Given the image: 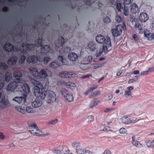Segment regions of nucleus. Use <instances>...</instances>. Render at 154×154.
Wrapping results in <instances>:
<instances>
[{
	"instance_id": "1",
	"label": "nucleus",
	"mask_w": 154,
	"mask_h": 154,
	"mask_svg": "<svg viewBox=\"0 0 154 154\" xmlns=\"http://www.w3.org/2000/svg\"><path fill=\"white\" fill-rule=\"evenodd\" d=\"M35 90L34 95L35 96H40L41 100H44L46 97V100L48 103H51L56 100V95L53 91L48 90L46 91L43 88H40L36 87Z\"/></svg>"
},
{
	"instance_id": "2",
	"label": "nucleus",
	"mask_w": 154,
	"mask_h": 154,
	"mask_svg": "<svg viewBox=\"0 0 154 154\" xmlns=\"http://www.w3.org/2000/svg\"><path fill=\"white\" fill-rule=\"evenodd\" d=\"M42 38H38L35 40L34 45L32 44L27 43L26 42H23L20 45V50H21L23 53L26 51H33L34 50L35 46L37 47H42Z\"/></svg>"
},
{
	"instance_id": "3",
	"label": "nucleus",
	"mask_w": 154,
	"mask_h": 154,
	"mask_svg": "<svg viewBox=\"0 0 154 154\" xmlns=\"http://www.w3.org/2000/svg\"><path fill=\"white\" fill-rule=\"evenodd\" d=\"M29 69L33 76L35 77L46 78L48 75L51 74V71L47 69H41L39 72L35 67H30Z\"/></svg>"
},
{
	"instance_id": "4",
	"label": "nucleus",
	"mask_w": 154,
	"mask_h": 154,
	"mask_svg": "<svg viewBox=\"0 0 154 154\" xmlns=\"http://www.w3.org/2000/svg\"><path fill=\"white\" fill-rule=\"evenodd\" d=\"M96 40L97 42L103 44L107 47L111 46L110 39L108 36L105 37L101 35H98L96 37Z\"/></svg>"
},
{
	"instance_id": "5",
	"label": "nucleus",
	"mask_w": 154,
	"mask_h": 154,
	"mask_svg": "<svg viewBox=\"0 0 154 154\" xmlns=\"http://www.w3.org/2000/svg\"><path fill=\"white\" fill-rule=\"evenodd\" d=\"M126 29V26L124 23L123 26L119 24L116 26L115 28L112 29L111 32L113 35L114 37H117L121 35L122 30L124 31Z\"/></svg>"
},
{
	"instance_id": "6",
	"label": "nucleus",
	"mask_w": 154,
	"mask_h": 154,
	"mask_svg": "<svg viewBox=\"0 0 154 154\" xmlns=\"http://www.w3.org/2000/svg\"><path fill=\"white\" fill-rule=\"evenodd\" d=\"M69 152V149L66 146H59L54 149V152L57 154H68Z\"/></svg>"
},
{
	"instance_id": "7",
	"label": "nucleus",
	"mask_w": 154,
	"mask_h": 154,
	"mask_svg": "<svg viewBox=\"0 0 154 154\" xmlns=\"http://www.w3.org/2000/svg\"><path fill=\"white\" fill-rule=\"evenodd\" d=\"M23 82L20 83V85H19L18 88L19 89V91L20 92L23 91L25 94L23 93V95H27V94L30 91L28 85L26 83L23 84Z\"/></svg>"
},
{
	"instance_id": "8",
	"label": "nucleus",
	"mask_w": 154,
	"mask_h": 154,
	"mask_svg": "<svg viewBox=\"0 0 154 154\" xmlns=\"http://www.w3.org/2000/svg\"><path fill=\"white\" fill-rule=\"evenodd\" d=\"M26 61L28 64H35L37 63L38 61L41 62L42 59L40 58L38 59L35 55H33L28 57L26 58Z\"/></svg>"
},
{
	"instance_id": "9",
	"label": "nucleus",
	"mask_w": 154,
	"mask_h": 154,
	"mask_svg": "<svg viewBox=\"0 0 154 154\" xmlns=\"http://www.w3.org/2000/svg\"><path fill=\"white\" fill-rule=\"evenodd\" d=\"M18 83L17 81L13 80V82H11L8 84L6 89L8 91H13L17 87L19 86Z\"/></svg>"
},
{
	"instance_id": "10",
	"label": "nucleus",
	"mask_w": 154,
	"mask_h": 154,
	"mask_svg": "<svg viewBox=\"0 0 154 154\" xmlns=\"http://www.w3.org/2000/svg\"><path fill=\"white\" fill-rule=\"evenodd\" d=\"M41 54L43 55L51 54L52 52L51 47L49 45H45L41 47Z\"/></svg>"
},
{
	"instance_id": "11",
	"label": "nucleus",
	"mask_w": 154,
	"mask_h": 154,
	"mask_svg": "<svg viewBox=\"0 0 154 154\" xmlns=\"http://www.w3.org/2000/svg\"><path fill=\"white\" fill-rule=\"evenodd\" d=\"M13 75L14 78H15L14 81H17L18 83L23 82L24 81L22 80V73L19 71H15L13 73Z\"/></svg>"
},
{
	"instance_id": "12",
	"label": "nucleus",
	"mask_w": 154,
	"mask_h": 154,
	"mask_svg": "<svg viewBox=\"0 0 154 154\" xmlns=\"http://www.w3.org/2000/svg\"><path fill=\"white\" fill-rule=\"evenodd\" d=\"M2 93L0 92V108L3 109L9 106L10 104L8 101L2 98Z\"/></svg>"
},
{
	"instance_id": "13",
	"label": "nucleus",
	"mask_w": 154,
	"mask_h": 154,
	"mask_svg": "<svg viewBox=\"0 0 154 154\" xmlns=\"http://www.w3.org/2000/svg\"><path fill=\"white\" fill-rule=\"evenodd\" d=\"M68 41V39H64L63 36L60 37L55 42V45L57 48L62 47L63 44Z\"/></svg>"
},
{
	"instance_id": "14",
	"label": "nucleus",
	"mask_w": 154,
	"mask_h": 154,
	"mask_svg": "<svg viewBox=\"0 0 154 154\" xmlns=\"http://www.w3.org/2000/svg\"><path fill=\"white\" fill-rule=\"evenodd\" d=\"M57 85H63L69 88H71L72 87H74L75 86V83L70 82H66L63 80L58 81Z\"/></svg>"
},
{
	"instance_id": "15",
	"label": "nucleus",
	"mask_w": 154,
	"mask_h": 154,
	"mask_svg": "<svg viewBox=\"0 0 154 154\" xmlns=\"http://www.w3.org/2000/svg\"><path fill=\"white\" fill-rule=\"evenodd\" d=\"M109 47H107L105 45H103L102 48H100L99 49L97 50L95 54L96 56L97 57L100 56L102 54L103 52L105 53H107Z\"/></svg>"
},
{
	"instance_id": "16",
	"label": "nucleus",
	"mask_w": 154,
	"mask_h": 154,
	"mask_svg": "<svg viewBox=\"0 0 154 154\" xmlns=\"http://www.w3.org/2000/svg\"><path fill=\"white\" fill-rule=\"evenodd\" d=\"M86 48L89 51L92 52L94 51L96 48L97 49V46L95 43L90 42L88 43Z\"/></svg>"
},
{
	"instance_id": "17",
	"label": "nucleus",
	"mask_w": 154,
	"mask_h": 154,
	"mask_svg": "<svg viewBox=\"0 0 154 154\" xmlns=\"http://www.w3.org/2000/svg\"><path fill=\"white\" fill-rule=\"evenodd\" d=\"M3 48L5 52L9 53L13 51L14 47L11 43H6L3 45Z\"/></svg>"
},
{
	"instance_id": "18",
	"label": "nucleus",
	"mask_w": 154,
	"mask_h": 154,
	"mask_svg": "<svg viewBox=\"0 0 154 154\" xmlns=\"http://www.w3.org/2000/svg\"><path fill=\"white\" fill-rule=\"evenodd\" d=\"M36 98L35 99L34 101L32 103V106L34 108H38L42 104V100L39 98L41 97L40 96H36Z\"/></svg>"
},
{
	"instance_id": "19",
	"label": "nucleus",
	"mask_w": 154,
	"mask_h": 154,
	"mask_svg": "<svg viewBox=\"0 0 154 154\" xmlns=\"http://www.w3.org/2000/svg\"><path fill=\"white\" fill-rule=\"evenodd\" d=\"M26 95H23L22 97H16L13 99V100L19 103H20L21 102L24 103L26 101Z\"/></svg>"
},
{
	"instance_id": "20",
	"label": "nucleus",
	"mask_w": 154,
	"mask_h": 154,
	"mask_svg": "<svg viewBox=\"0 0 154 154\" xmlns=\"http://www.w3.org/2000/svg\"><path fill=\"white\" fill-rule=\"evenodd\" d=\"M73 74L72 72L64 71L61 72L59 74L60 77L63 78H70L72 77Z\"/></svg>"
},
{
	"instance_id": "21",
	"label": "nucleus",
	"mask_w": 154,
	"mask_h": 154,
	"mask_svg": "<svg viewBox=\"0 0 154 154\" xmlns=\"http://www.w3.org/2000/svg\"><path fill=\"white\" fill-rule=\"evenodd\" d=\"M139 18L142 22H145L148 20L149 16L146 13L143 12L140 13Z\"/></svg>"
},
{
	"instance_id": "22",
	"label": "nucleus",
	"mask_w": 154,
	"mask_h": 154,
	"mask_svg": "<svg viewBox=\"0 0 154 154\" xmlns=\"http://www.w3.org/2000/svg\"><path fill=\"white\" fill-rule=\"evenodd\" d=\"M17 60V58L16 56H13L11 57L7 61V63L8 65H16Z\"/></svg>"
},
{
	"instance_id": "23",
	"label": "nucleus",
	"mask_w": 154,
	"mask_h": 154,
	"mask_svg": "<svg viewBox=\"0 0 154 154\" xmlns=\"http://www.w3.org/2000/svg\"><path fill=\"white\" fill-rule=\"evenodd\" d=\"M78 55L75 53L71 52L68 55V59L71 61L73 62L76 61L78 59Z\"/></svg>"
},
{
	"instance_id": "24",
	"label": "nucleus",
	"mask_w": 154,
	"mask_h": 154,
	"mask_svg": "<svg viewBox=\"0 0 154 154\" xmlns=\"http://www.w3.org/2000/svg\"><path fill=\"white\" fill-rule=\"evenodd\" d=\"M29 131L32 135L34 136H39L41 135V131L39 129H38L37 128L29 130Z\"/></svg>"
},
{
	"instance_id": "25",
	"label": "nucleus",
	"mask_w": 154,
	"mask_h": 154,
	"mask_svg": "<svg viewBox=\"0 0 154 154\" xmlns=\"http://www.w3.org/2000/svg\"><path fill=\"white\" fill-rule=\"evenodd\" d=\"M139 11L137 5L134 3H132L131 6L130 11L133 14H135Z\"/></svg>"
},
{
	"instance_id": "26",
	"label": "nucleus",
	"mask_w": 154,
	"mask_h": 154,
	"mask_svg": "<svg viewBox=\"0 0 154 154\" xmlns=\"http://www.w3.org/2000/svg\"><path fill=\"white\" fill-rule=\"evenodd\" d=\"M80 67L83 70H86L89 69L91 66V64L89 63H82L80 65Z\"/></svg>"
},
{
	"instance_id": "27",
	"label": "nucleus",
	"mask_w": 154,
	"mask_h": 154,
	"mask_svg": "<svg viewBox=\"0 0 154 154\" xmlns=\"http://www.w3.org/2000/svg\"><path fill=\"white\" fill-rule=\"evenodd\" d=\"M12 79V74L10 72H6L5 77V81L7 82H9Z\"/></svg>"
},
{
	"instance_id": "28",
	"label": "nucleus",
	"mask_w": 154,
	"mask_h": 154,
	"mask_svg": "<svg viewBox=\"0 0 154 154\" xmlns=\"http://www.w3.org/2000/svg\"><path fill=\"white\" fill-rule=\"evenodd\" d=\"M97 86L98 85L97 84L94 85L93 86L90 88L88 90L85 92L84 93V95L86 96L90 93L92 92L94 90L97 88Z\"/></svg>"
},
{
	"instance_id": "29",
	"label": "nucleus",
	"mask_w": 154,
	"mask_h": 154,
	"mask_svg": "<svg viewBox=\"0 0 154 154\" xmlns=\"http://www.w3.org/2000/svg\"><path fill=\"white\" fill-rule=\"evenodd\" d=\"M100 102V100L97 99H94L92 100L89 104V107L90 108H92L95 106L97 105Z\"/></svg>"
},
{
	"instance_id": "30",
	"label": "nucleus",
	"mask_w": 154,
	"mask_h": 154,
	"mask_svg": "<svg viewBox=\"0 0 154 154\" xmlns=\"http://www.w3.org/2000/svg\"><path fill=\"white\" fill-rule=\"evenodd\" d=\"M121 120L122 123L125 124H128L131 123L130 119L126 116L122 117Z\"/></svg>"
},
{
	"instance_id": "31",
	"label": "nucleus",
	"mask_w": 154,
	"mask_h": 154,
	"mask_svg": "<svg viewBox=\"0 0 154 154\" xmlns=\"http://www.w3.org/2000/svg\"><path fill=\"white\" fill-rule=\"evenodd\" d=\"M60 64L57 61H53L50 64V66L51 68H57L60 66Z\"/></svg>"
},
{
	"instance_id": "32",
	"label": "nucleus",
	"mask_w": 154,
	"mask_h": 154,
	"mask_svg": "<svg viewBox=\"0 0 154 154\" xmlns=\"http://www.w3.org/2000/svg\"><path fill=\"white\" fill-rule=\"evenodd\" d=\"M125 5L123 3H118L116 4V8L118 11H121V9L123 10L124 8L125 7Z\"/></svg>"
},
{
	"instance_id": "33",
	"label": "nucleus",
	"mask_w": 154,
	"mask_h": 154,
	"mask_svg": "<svg viewBox=\"0 0 154 154\" xmlns=\"http://www.w3.org/2000/svg\"><path fill=\"white\" fill-rule=\"evenodd\" d=\"M31 81L32 84L35 86V87H34V94L35 90V88L36 87L39 88L38 87V85H40V82H39L33 79H32Z\"/></svg>"
},
{
	"instance_id": "34",
	"label": "nucleus",
	"mask_w": 154,
	"mask_h": 154,
	"mask_svg": "<svg viewBox=\"0 0 154 154\" xmlns=\"http://www.w3.org/2000/svg\"><path fill=\"white\" fill-rule=\"evenodd\" d=\"M31 81L32 84L35 86V87H34V94L35 90V88L36 87L39 88L38 87V85H40V82H39L33 79H32Z\"/></svg>"
},
{
	"instance_id": "35",
	"label": "nucleus",
	"mask_w": 154,
	"mask_h": 154,
	"mask_svg": "<svg viewBox=\"0 0 154 154\" xmlns=\"http://www.w3.org/2000/svg\"><path fill=\"white\" fill-rule=\"evenodd\" d=\"M65 99L69 102H71L73 100V97L71 93H69L65 97Z\"/></svg>"
},
{
	"instance_id": "36",
	"label": "nucleus",
	"mask_w": 154,
	"mask_h": 154,
	"mask_svg": "<svg viewBox=\"0 0 154 154\" xmlns=\"http://www.w3.org/2000/svg\"><path fill=\"white\" fill-rule=\"evenodd\" d=\"M132 143L133 145L138 148H141L143 147V145L137 140H134Z\"/></svg>"
},
{
	"instance_id": "37",
	"label": "nucleus",
	"mask_w": 154,
	"mask_h": 154,
	"mask_svg": "<svg viewBox=\"0 0 154 154\" xmlns=\"http://www.w3.org/2000/svg\"><path fill=\"white\" fill-rule=\"evenodd\" d=\"M26 59V57L24 54L22 55L18 61L19 64L20 65L23 64Z\"/></svg>"
},
{
	"instance_id": "38",
	"label": "nucleus",
	"mask_w": 154,
	"mask_h": 154,
	"mask_svg": "<svg viewBox=\"0 0 154 154\" xmlns=\"http://www.w3.org/2000/svg\"><path fill=\"white\" fill-rule=\"evenodd\" d=\"M60 92L61 94L64 96L65 98V97L69 93L67 90H66L64 88H62L60 90Z\"/></svg>"
},
{
	"instance_id": "39",
	"label": "nucleus",
	"mask_w": 154,
	"mask_h": 154,
	"mask_svg": "<svg viewBox=\"0 0 154 154\" xmlns=\"http://www.w3.org/2000/svg\"><path fill=\"white\" fill-rule=\"evenodd\" d=\"M58 60L59 61H60L62 63H64V64L66 63V58H63V57L59 55L58 57Z\"/></svg>"
},
{
	"instance_id": "40",
	"label": "nucleus",
	"mask_w": 154,
	"mask_h": 154,
	"mask_svg": "<svg viewBox=\"0 0 154 154\" xmlns=\"http://www.w3.org/2000/svg\"><path fill=\"white\" fill-rule=\"evenodd\" d=\"M80 144L79 143L75 142L72 143V146L74 148H75L76 150L80 149L81 148Z\"/></svg>"
},
{
	"instance_id": "41",
	"label": "nucleus",
	"mask_w": 154,
	"mask_h": 154,
	"mask_svg": "<svg viewBox=\"0 0 154 154\" xmlns=\"http://www.w3.org/2000/svg\"><path fill=\"white\" fill-rule=\"evenodd\" d=\"M135 28L138 30H139L141 32L143 30L142 27L140 24L138 23H136L134 25Z\"/></svg>"
},
{
	"instance_id": "42",
	"label": "nucleus",
	"mask_w": 154,
	"mask_h": 154,
	"mask_svg": "<svg viewBox=\"0 0 154 154\" xmlns=\"http://www.w3.org/2000/svg\"><path fill=\"white\" fill-rule=\"evenodd\" d=\"M0 68L2 69H8L7 65L3 62L0 63Z\"/></svg>"
},
{
	"instance_id": "43",
	"label": "nucleus",
	"mask_w": 154,
	"mask_h": 154,
	"mask_svg": "<svg viewBox=\"0 0 154 154\" xmlns=\"http://www.w3.org/2000/svg\"><path fill=\"white\" fill-rule=\"evenodd\" d=\"M123 10L124 15L126 16L128 15L129 12V9L128 7L126 6L125 5V7H124V8Z\"/></svg>"
},
{
	"instance_id": "44",
	"label": "nucleus",
	"mask_w": 154,
	"mask_h": 154,
	"mask_svg": "<svg viewBox=\"0 0 154 154\" xmlns=\"http://www.w3.org/2000/svg\"><path fill=\"white\" fill-rule=\"evenodd\" d=\"M28 125L29 128L31 130L38 128L37 125L36 124L28 123Z\"/></svg>"
},
{
	"instance_id": "45",
	"label": "nucleus",
	"mask_w": 154,
	"mask_h": 154,
	"mask_svg": "<svg viewBox=\"0 0 154 154\" xmlns=\"http://www.w3.org/2000/svg\"><path fill=\"white\" fill-rule=\"evenodd\" d=\"M150 33L149 31L147 29H145L144 31V35L145 37L147 38H150Z\"/></svg>"
},
{
	"instance_id": "46",
	"label": "nucleus",
	"mask_w": 154,
	"mask_h": 154,
	"mask_svg": "<svg viewBox=\"0 0 154 154\" xmlns=\"http://www.w3.org/2000/svg\"><path fill=\"white\" fill-rule=\"evenodd\" d=\"M106 100H111L113 97L112 95L111 94H108L104 96Z\"/></svg>"
},
{
	"instance_id": "47",
	"label": "nucleus",
	"mask_w": 154,
	"mask_h": 154,
	"mask_svg": "<svg viewBox=\"0 0 154 154\" xmlns=\"http://www.w3.org/2000/svg\"><path fill=\"white\" fill-rule=\"evenodd\" d=\"M50 58L49 57H45L43 60V61L45 64H47L50 60Z\"/></svg>"
},
{
	"instance_id": "48",
	"label": "nucleus",
	"mask_w": 154,
	"mask_h": 154,
	"mask_svg": "<svg viewBox=\"0 0 154 154\" xmlns=\"http://www.w3.org/2000/svg\"><path fill=\"white\" fill-rule=\"evenodd\" d=\"M146 146L149 147H153L154 146L152 142L150 140H148L146 143Z\"/></svg>"
},
{
	"instance_id": "49",
	"label": "nucleus",
	"mask_w": 154,
	"mask_h": 154,
	"mask_svg": "<svg viewBox=\"0 0 154 154\" xmlns=\"http://www.w3.org/2000/svg\"><path fill=\"white\" fill-rule=\"evenodd\" d=\"M100 94V90L97 91H94L91 95V96L94 97H96L99 95Z\"/></svg>"
},
{
	"instance_id": "50",
	"label": "nucleus",
	"mask_w": 154,
	"mask_h": 154,
	"mask_svg": "<svg viewBox=\"0 0 154 154\" xmlns=\"http://www.w3.org/2000/svg\"><path fill=\"white\" fill-rule=\"evenodd\" d=\"M124 95L126 97L128 98V97L131 96V93L128 91H126V90L125 91Z\"/></svg>"
},
{
	"instance_id": "51",
	"label": "nucleus",
	"mask_w": 154,
	"mask_h": 154,
	"mask_svg": "<svg viewBox=\"0 0 154 154\" xmlns=\"http://www.w3.org/2000/svg\"><path fill=\"white\" fill-rule=\"evenodd\" d=\"M115 20L117 23H120L122 21V18L120 16L117 15L116 17Z\"/></svg>"
},
{
	"instance_id": "52",
	"label": "nucleus",
	"mask_w": 154,
	"mask_h": 154,
	"mask_svg": "<svg viewBox=\"0 0 154 154\" xmlns=\"http://www.w3.org/2000/svg\"><path fill=\"white\" fill-rule=\"evenodd\" d=\"M133 38L134 39L135 42H138L139 41V39L137 35L136 34H134L133 36Z\"/></svg>"
},
{
	"instance_id": "53",
	"label": "nucleus",
	"mask_w": 154,
	"mask_h": 154,
	"mask_svg": "<svg viewBox=\"0 0 154 154\" xmlns=\"http://www.w3.org/2000/svg\"><path fill=\"white\" fill-rule=\"evenodd\" d=\"M84 150H82L81 148L76 150V152L78 154H84Z\"/></svg>"
},
{
	"instance_id": "54",
	"label": "nucleus",
	"mask_w": 154,
	"mask_h": 154,
	"mask_svg": "<svg viewBox=\"0 0 154 154\" xmlns=\"http://www.w3.org/2000/svg\"><path fill=\"white\" fill-rule=\"evenodd\" d=\"M119 131L120 134H123L126 133L127 132V130L125 128H122L119 129Z\"/></svg>"
},
{
	"instance_id": "55",
	"label": "nucleus",
	"mask_w": 154,
	"mask_h": 154,
	"mask_svg": "<svg viewBox=\"0 0 154 154\" xmlns=\"http://www.w3.org/2000/svg\"><path fill=\"white\" fill-rule=\"evenodd\" d=\"M88 122H93L94 120V117L92 115L89 116L88 117Z\"/></svg>"
},
{
	"instance_id": "56",
	"label": "nucleus",
	"mask_w": 154,
	"mask_h": 154,
	"mask_svg": "<svg viewBox=\"0 0 154 154\" xmlns=\"http://www.w3.org/2000/svg\"><path fill=\"white\" fill-rule=\"evenodd\" d=\"M26 110L28 113H32L33 112L32 108L30 106L27 107Z\"/></svg>"
},
{
	"instance_id": "57",
	"label": "nucleus",
	"mask_w": 154,
	"mask_h": 154,
	"mask_svg": "<svg viewBox=\"0 0 154 154\" xmlns=\"http://www.w3.org/2000/svg\"><path fill=\"white\" fill-rule=\"evenodd\" d=\"M103 21L104 23H108L110 22V20L108 17H106L103 19Z\"/></svg>"
},
{
	"instance_id": "58",
	"label": "nucleus",
	"mask_w": 154,
	"mask_h": 154,
	"mask_svg": "<svg viewBox=\"0 0 154 154\" xmlns=\"http://www.w3.org/2000/svg\"><path fill=\"white\" fill-rule=\"evenodd\" d=\"M70 51V48L69 47H65L63 48V51L64 52L67 53Z\"/></svg>"
},
{
	"instance_id": "59",
	"label": "nucleus",
	"mask_w": 154,
	"mask_h": 154,
	"mask_svg": "<svg viewBox=\"0 0 154 154\" xmlns=\"http://www.w3.org/2000/svg\"><path fill=\"white\" fill-rule=\"evenodd\" d=\"M58 122V120L57 119H55L54 120H52L50 121L49 122V124H51V125H54L57 123V122Z\"/></svg>"
},
{
	"instance_id": "60",
	"label": "nucleus",
	"mask_w": 154,
	"mask_h": 154,
	"mask_svg": "<svg viewBox=\"0 0 154 154\" xmlns=\"http://www.w3.org/2000/svg\"><path fill=\"white\" fill-rule=\"evenodd\" d=\"M114 108H107L104 110V112H105L106 113L107 112H109V111H113V110H114Z\"/></svg>"
},
{
	"instance_id": "61",
	"label": "nucleus",
	"mask_w": 154,
	"mask_h": 154,
	"mask_svg": "<svg viewBox=\"0 0 154 154\" xmlns=\"http://www.w3.org/2000/svg\"><path fill=\"white\" fill-rule=\"evenodd\" d=\"M83 1L85 3L86 5H90L91 4V0H83Z\"/></svg>"
},
{
	"instance_id": "62",
	"label": "nucleus",
	"mask_w": 154,
	"mask_h": 154,
	"mask_svg": "<svg viewBox=\"0 0 154 154\" xmlns=\"http://www.w3.org/2000/svg\"><path fill=\"white\" fill-rule=\"evenodd\" d=\"M92 57L91 56H89L87 58V61L88 62H90L92 61Z\"/></svg>"
},
{
	"instance_id": "63",
	"label": "nucleus",
	"mask_w": 154,
	"mask_h": 154,
	"mask_svg": "<svg viewBox=\"0 0 154 154\" xmlns=\"http://www.w3.org/2000/svg\"><path fill=\"white\" fill-rule=\"evenodd\" d=\"M84 154H93L91 152L87 149H84Z\"/></svg>"
},
{
	"instance_id": "64",
	"label": "nucleus",
	"mask_w": 154,
	"mask_h": 154,
	"mask_svg": "<svg viewBox=\"0 0 154 154\" xmlns=\"http://www.w3.org/2000/svg\"><path fill=\"white\" fill-rule=\"evenodd\" d=\"M111 152L109 149L106 150L102 154H110Z\"/></svg>"
}]
</instances>
